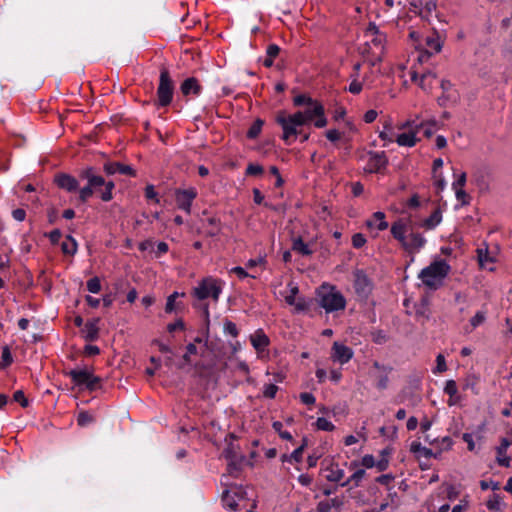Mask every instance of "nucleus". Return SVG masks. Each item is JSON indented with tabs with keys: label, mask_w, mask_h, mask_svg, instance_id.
<instances>
[{
	"label": "nucleus",
	"mask_w": 512,
	"mask_h": 512,
	"mask_svg": "<svg viewBox=\"0 0 512 512\" xmlns=\"http://www.w3.org/2000/svg\"><path fill=\"white\" fill-rule=\"evenodd\" d=\"M416 131H409L405 133H401L397 136L396 142L399 146L404 147H413L416 145L418 138L416 136Z\"/></svg>",
	"instance_id": "26"
},
{
	"label": "nucleus",
	"mask_w": 512,
	"mask_h": 512,
	"mask_svg": "<svg viewBox=\"0 0 512 512\" xmlns=\"http://www.w3.org/2000/svg\"><path fill=\"white\" fill-rule=\"evenodd\" d=\"M466 179H467L466 173L465 172H461L457 176V179L452 183L453 189L463 188V186L466 184Z\"/></svg>",
	"instance_id": "62"
},
{
	"label": "nucleus",
	"mask_w": 512,
	"mask_h": 512,
	"mask_svg": "<svg viewBox=\"0 0 512 512\" xmlns=\"http://www.w3.org/2000/svg\"><path fill=\"white\" fill-rule=\"evenodd\" d=\"M198 192L196 188L189 187L187 189H176L174 196L178 209L187 214L191 213L192 203L196 199Z\"/></svg>",
	"instance_id": "11"
},
{
	"label": "nucleus",
	"mask_w": 512,
	"mask_h": 512,
	"mask_svg": "<svg viewBox=\"0 0 512 512\" xmlns=\"http://www.w3.org/2000/svg\"><path fill=\"white\" fill-rule=\"evenodd\" d=\"M223 457L229 461V466H236V459L242 457L237 452V447L229 443L227 447L222 452Z\"/></svg>",
	"instance_id": "29"
},
{
	"label": "nucleus",
	"mask_w": 512,
	"mask_h": 512,
	"mask_svg": "<svg viewBox=\"0 0 512 512\" xmlns=\"http://www.w3.org/2000/svg\"><path fill=\"white\" fill-rule=\"evenodd\" d=\"M79 178L86 180V185L79 186V181L74 176L67 173H59L55 175L54 182L62 190L68 193L78 192V200L81 203H86L94 193L99 192L100 198L104 202H109L113 199V189L115 183L111 180L106 181L103 176L96 172L92 166H88L79 172Z\"/></svg>",
	"instance_id": "1"
},
{
	"label": "nucleus",
	"mask_w": 512,
	"mask_h": 512,
	"mask_svg": "<svg viewBox=\"0 0 512 512\" xmlns=\"http://www.w3.org/2000/svg\"><path fill=\"white\" fill-rule=\"evenodd\" d=\"M269 171L276 178L275 187H281L284 184V180L280 175L279 169L276 166H271Z\"/></svg>",
	"instance_id": "60"
},
{
	"label": "nucleus",
	"mask_w": 512,
	"mask_h": 512,
	"mask_svg": "<svg viewBox=\"0 0 512 512\" xmlns=\"http://www.w3.org/2000/svg\"><path fill=\"white\" fill-rule=\"evenodd\" d=\"M77 247V242L71 235H67L65 241L61 245L63 253L68 255H74L77 252Z\"/></svg>",
	"instance_id": "31"
},
{
	"label": "nucleus",
	"mask_w": 512,
	"mask_h": 512,
	"mask_svg": "<svg viewBox=\"0 0 512 512\" xmlns=\"http://www.w3.org/2000/svg\"><path fill=\"white\" fill-rule=\"evenodd\" d=\"M353 276V287L357 297L362 301L367 300L373 290V283L371 279L363 270L360 269L355 270Z\"/></svg>",
	"instance_id": "10"
},
{
	"label": "nucleus",
	"mask_w": 512,
	"mask_h": 512,
	"mask_svg": "<svg viewBox=\"0 0 512 512\" xmlns=\"http://www.w3.org/2000/svg\"><path fill=\"white\" fill-rule=\"evenodd\" d=\"M174 85L169 71L163 68L160 71L159 85L157 88V105L160 107L168 106L173 99Z\"/></svg>",
	"instance_id": "9"
},
{
	"label": "nucleus",
	"mask_w": 512,
	"mask_h": 512,
	"mask_svg": "<svg viewBox=\"0 0 512 512\" xmlns=\"http://www.w3.org/2000/svg\"><path fill=\"white\" fill-rule=\"evenodd\" d=\"M365 37L369 39L370 43L379 51L384 48L386 35L382 33L375 23H369L365 30Z\"/></svg>",
	"instance_id": "15"
},
{
	"label": "nucleus",
	"mask_w": 512,
	"mask_h": 512,
	"mask_svg": "<svg viewBox=\"0 0 512 512\" xmlns=\"http://www.w3.org/2000/svg\"><path fill=\"white\" fill-rule=\"evenodd\" d=\"M306 446H307V439L303 438L302 444L298 448H296L290 455H283L282 456V461L283 462L295 461L297 463L300 462L302 460V454H303L304 448Z\"/></svg>",
	"instance_id": "30"
},
{
	"label": "nucleus",
	"mask_w": 512,
	"mask_h": 512,
	"mask_svg": "<svg viewBox=\"0 0 512 512\" xmlns=\"http://www.w3.org/2000/svg\"><path fill=\"white\" fill-rule=\"evenodd\" d=\"M454 84L448 79H442L440 82V88L442 89V93L448 94L456 91L453 89Z\"/></svg>",
	"instance_id": "63"
},
{
	"label": "nucleus",
	"mask_w": 512,
	"mask_h": 512,
	"mask_svg": "<svg viewBox=\"0 0 512 512\" xmlns=\"http://www.w3.org/2000/svg\"><path fill=\"white\" fill-rule=\"evenodd\" d=\"M354 352L353 350L340 343L334 342L331 348V359L334 362H338L340 364H346L353 358Z\"/></svg>",
	"instance_id": "14"
},
{
	"label": "nucleus",
	"mask_w": 512,
	"mask_h": 512,
	"mask_svg": "<svg viewBox=\"0 0 512 512\" xmlns=\"http://www.w3.org/2000/svg\"><path fill=\"white\" fill-rule=\"evenodd\" d=\"M373 367L381 372V374L378 377L376 387L379 390L387 389L389 384V374L392 372L393 368L391 366L382 365L377 361L373 363Z\"/></svg>",
	"instance_id": "19"
},
{
	"label": "nucleus",
	"mask_w": 512,
	"mask_h": 512,
	"mask_svg": "<svg viewBox=\"0 0 512 512\" xmlns=\"http://www.w3.org/2000/svg\"><path fill=\"white\" fill-rule=\"evenodd\" d=\"M388 164V159L385 155V152H371L369 165L371 167V172H380L384 169Z\"/></svg>",
	"instance_id": "21"
},
{
	"label": "nucleus",
	"mask_w": 512,
	"mask_h": 512,
	"mask_svg": "<svg viewBox=\"0 0 512 512\" xmlns=\"http://www.w3.org/2000/svg\"><path fill=\"white\" fill-rule=\"evenodd\" d=\"M316 427L322 431H333L335 428L334 424L325 417H319L316 420Z\"/></svg>",
	"instance_id": "43"
},
{
	"label": "nucleus",
	"mask_w": 512,
	"mask_h": 512,
	"mask_svg": "<svg viewBox=\"0 0 512 512\" xmlns=\"http://www.w3.org/2000/svg\"><path fill=\"white\" fill-rule=\"evenodd\" d=\"M292 250L302 256H310L313 253V250L300 236L292 239Z\"/></svg>",
	"instance_id": "27"
},
{
	"label": "nucleus",
	"mask_w": 512,
	"mask_h": 512,
	"mask_svg": "<svg viewBox=\"0 0 512 512\" xmlns=\"http://www.w3.org/2000/svg\"><path fill=\"white\" fill-rule=\"evenodd\" d=\"M197 347L194 343H189L187 346H186V353L183 355V361L186 363V364H190L191 363V359H190V356L191 355H195L197 354Z\"/></svg>",
	"instance_id": "51"
},
{
	"label": "nucleus",
	"mask_w": 512,
	"mask_h": 512,
	"mask_svg": "<svg viewBox=\"0 0 512 512\" xmlns=\"http://www.w3.org/2000/svg\"><path fill=\"white\" fill-rule=\"evenodd\" d=\"M365 476V470L364 469H358L356 470L349 478H347L344 482H342L340 485L342 487L348 486L351 482H354V486H359L360 482Z\"/></svg>",
	"instance_id": "33"
},
{
	"label": "nucleus",
	"mask_w": 512,
	"mask_h": 512,
	"mask_svg": "<svg viewBox=\"0 0 512 512\" xmlns=\"http://www.w3.org/2000/svg\"><path fill=\"white\" fill-rule=\"evenodd\" d=\"M487 508L491 511H498L502 505V499L498 494H493L486 503Z\"/></svg>",
	"instance_id": "41"
},
{
	"label": "nucleus",
	"mask_w": 512,
	"mask_h": 512,
	"mask_svg": "<svg viewBox=\"0 0 512 512\" xmlns=\"http://www.w3.org/2000/svg\"><path fill=\"white\" fill-rule=\"evenodd\" d=\"M245 491L242 487L234 486L222 494V505L226 510L236 512L239 509L238 501L244 498Z\"/></svg>",
	"instance_id": "12"
},
{
	"label": "nucleus",
	"mask_w": 512,
	"mask_h": 512,
	"mask_svg": "<svg viewBox=\"0 0 512 512\" xmlns=\"http://www.w3.org/2000/svg\"><path fill=\"white\" fill-rule=\"evenodd\" d=\"M450 271V266L445 260L432 262L423 268L418 277L422 283L431 290H437L443 285V281Z\"/></svg>",
	"instance_id": "3"
},
{
	"label": "nucleus",
	"mask_w": 512,
	"mask_h": 512,
	"mask_svg": "<svg viewBox=\"0 0 512 512\" xmlns=\"http://www.w3.org/2000/svg\"><path fill=\"white\" fill-rule=\"evenodd\" d=\"M295 114L301 115V124L303 125L311 122H313L314 126L317 128H323L327 125L324 106L319 101L307 106L303 111H298Z\"/></svg>",
	"instance_id": "8"
},
{
	"label": "nucleus",
	"mask_w": 512,
	"mask_h": 512,
	"mask_svg": "<svg viewBox=\"0 0 512 512\" xmlns=\"http://www.w3.org/2000/svg\"><path fill=\"white\" fill-rule=\"evenodd\" d=\"M351 82L347 88V90L352 94H359L362 91V83L358 81L356 78H350Z\"/></svg>",
	"instance_id": "53"
},
{
	"label": "nucleus",
	"mask_w": 512,
	"mask_h": 512,
	"mask_svg": "<svg viewBox=\"0 0 512 512\" xmlns=\"http://www.w3.org/2000/svg\"><path fill=\"white\" fill-rule=\"evenodd\" d=\"M411 11L418 14L421 18L428 20L436 10V0H408Z\"/></svg>",
	"instance_id": "13"
},
{
	"label": "nucleus",
	"mask_w": 512,
	"mask_h": 512,
	"mask_svg": "<svg viewBox=\"0 0 512 512\" xmlns=\"http://www.w3.org/2000/svg\"><path fill=\"white\" fill-rule=\"evenodd\" d=\"M66 375L71 378L75 386L88 391H95L101 382L100 377L95 376L87 367L72 369Z\"/></svg>",
	"instance_id": "5"
},
{
	"label": "nucleus",
	"mask_w": 512,
	"mask_h": 512,
	"mask_svg": "<svg viewBox=\"0 0 512 512\" xmlns=\"http://www.w3.org/2000/svg\"><path fill=\"white\" fill-rule=\"evenodd\" d=\"M93 421V416L87 411H82L77 416V424L81 427H85L91 424Z\"/></svg>",
	"instance_id": "42"
},
{
	"label": "nucleus",
	"mask_w": 512,
	"mask_h": 512,
	"mask_svg": "<svg viewBox=\"0 0 512 512\" xmlns=\"http://www.w3.org/2000/svg\"><path fill=\"white\" fill-rule=\"evenodd\" d=\"M366 244V238L362 233H356L352 236V245L354 248H362Z\"/></svg>",
	"instance_id": "52"
},
{
	"label": "nucleus",
	"mask_w": 512,
	"mask_h": 512,
	"mask_svg": "<svg viewBox=\"0 0 512 512\" xmlns=\"http://www.w3.org/2000/svg\"><path fill=\"white\" fill-rule=\"evenodd\" d=\"M288 288L290 293L285 296V302L288 305H294L296 304V295L299 293V288L297 284L292 281L288 283Z\"/></svg>",
	"instance_id": "37"
},
{
	"label": "nucleus",
	"mask_w": 512,
	"mask_h": 512,
	"mask_svg": "<svg viewBox=\"0 0 512 512\" xmlns=\"http://www.w3.org/2000/svg\"><path fill=\"white\" fill-rule=\"evenodd\" d=\"M459 100V93L458 91H453L452 93H442L441 96L438 97L437 102L440 106L444 107L446 106L448 101L457 102Z\"/></svg>",
	"instance_id": "38"
},
{
	"label": "nucleus",
	"mask_w": 512,
	"mask_h": 512,
	"mask_svg": "<svg viewBox=\"0 0 512 512\" xmlns=\"http://www.w3.org/2000/svg\"><path fill=\"white\" fill-rule=\"evenodd\" d=\"M512 445V441L507 438H502L500 445L496 448L497 463L503 467L510 466V457L506 455L507 449Z\"/></svg>",
	"instance_id": "20"
},
{
	"label": "nucleus",
	"mask_w": 512,
	"mask_h": 512,
	"mask_svg": "<svg viewBox=\"0 0 512 512\" xmlns=\"http://www.w3.org/2000/svg\"><path fill=\"white\" fill-rule=\"evenodd\" d=\"M250 341H251V344H252L253 348L257 352L264 351L267 348V346L269 345V342H270L269 338L263 332L262 329H258L257 331H255V333L250 336Z\"/></svg>",
	"instance_id": "22"
},
{
	"label": "nucleus",
	"mask_w": 512,
	"mask_h": 512,
	"mask_svg": "<svg viewBox=\"0 0 512 512\" xmlns=\"http://www.w3.org/2000/svg\"><path fill=\"white\" fill-rule=\"evenodd\" d=\"M263 124H264L263 120L256 119L247 131V138H249V139L257 138L262 130Z\"/></svg>",
	"instance_id": "35"
},
{
	"label": "nucleus",
	"mask_w": 512,
	"mask_h": 512,
	"mask_svg": "<svg viewBox=\"0 0 512 512\" xmlns=\"http://www.w3.org/2000/svg\"><path fill=\"white\" fill-rule=\"evenodd\" d=\"M184 329H185V323L181 318H179L175 322L169 323L167 325V330L169 333H173L176 330H184Z\"/></svg>",
	"instance_id": "58"
},
{
	"label": "nucleus",
	"mask_w": 512,
	"mask_h": 512,
	"mask_svg": "<svg viewBox=\"0 0 512 512\" xmlns=\"http://www.w3.org/2000/svg\"><path fill=\"white\" fill-rule=\"evenodd\" d=\"M221 293V281L213 277H206L202 279L198 286L193 289L194 297L199 300L211 297L215 302H217Z\"/></svg>",
	"instance_id": "6"
},
{
	"label": "nucleus",
	"mask_w": 512,
	"mask_h": 512,
	"mask_svg": "<svg viewBox=\"0 0 512 512\" xmlns=\"http://www.w3.org/2000/svg\"><path fill=\"white\" fill-rule=\"evenodd\" d=\"M223 331L225 334L231 335L232 337H237L239 334L236 324L229 320L225 321Z\"/></svg>",
	"instance_id": "47"
},
{
	"label": "nucleus",
	"mask_w": 512,
	"mask_h": 512,
	"mask_svg": "<svg viewBox=\"0 0 512 512\" xmlns=\"http://www.w3.org/2000/svg\"><path fill=\"white\" fill-rule=\"evenodd\" d=\"M145 197L148 200H154L156 203H159V198L157 197V192L155 191V187L152 184H148L145 187Z\"/></svg>",
	"instance_id": "56"
},
{
	"label": "nucleus",
	"mask_w": 512,
	"mask_h": 512,
	"mask_svg": "<svg viewBox=\"0 0 512 512\" xmlns=\"http://www.w3.org/2000/svg\"><path fill=\"white\" fill-rule=\"evenodd\" d=\"M366 225L368 227L376 226L379 231H384L389 227L388 222L385 220V213L381 211L373 213L372 219L367 220Z\"/></svg>",
	"instance_id": "25"
},
{
	"label": "nucleus",
	"mask_w": 512,
	"mask_h": 512,
	"mask_svg": "<svg viewBox=\"0 0 512 512\" xmlns=\"http://www.w3.org/2000/svg\"><path fill=\"white\" fill-rule=\"evenodd\" d=\"M436 363L437 364L434 373H442L447 370L445 357L442 354L437 355Z\"/></svg>",
	"instance_id": "54"
},
{
	"label": "nucleus",
	"mask_w": 512,
	"mask_h": 512,
	"mask_svg": "<svg viewBox=\"0 0 512 512\" xmlns=\"http://www.w3.org/2000/svg\"><path fill=\"white\" fill-rule=\"evenodd\" d=\"M99 318H94L92 320H88L81 331L83 338L86 341H95L99 337Z\"/></svg>",
	"instance_id": "17"
},
{
	"label": "nucleus",
	"mask_w": 512,
	"mask_h": 512,
	"mask_svg": "<svg viewBox=\"0 0 512 512\" xmlns=\"http://www.w3.org/2000/svg\"><path fill=\"white\" fill-rule=\"evenodd\" d=\"M1 358H2V362L0 363V369L8 367L12 364L13 357H12L9 346L6 345L2 348Z\"/></svg>",
	"instance_id": "40"
},
{
	"label": "nucleus",
	"mask_w": 512,
	"mask_h": 512,
	"mask_svg": "<svg viewBox=\"0 0 512 512\" xmlns=\"http://www.w3.org/2000/svg\"><path fill=\"white\" fill-rule=\"evenodd\" d=\"M315 102H317V100H314L313 98H311L310 96H307L305 94H299L297 96L294 97L293 99V104L295 106H309L311 104H314Z\"/></svg>",
	"instance_id": "39"
},
{
	"label": "nucleus",
	"mask_w": 512,
	"mask_h": 512,
	"mask_svg": "<svg viewBox=\"0 0 512 512\" xmlns=\"http://www.w3.org/2000/svg\"><path fill=\"white\" fill-rule=\"evenodd\" d=\"M253 200L257 205H264L271 210H278L277 207L269 202L264 201V196L258 188L253 189Z\"/></svg>",
	"instance_id": "36"
},
{
	"label": "nucleus",
	"mask_w": 512,
	"mask_h": 512,
	"mask_svg": "<svg viewBox=\"0 0 512 512\" xmlns=\"http://www.w3.org/2000/svg\"><path fill=\"white\" fill-rule=\"evenodd\" d=\"M442 221V213L439 209H435L432 214L423 220L421 226L425 229L432 230L436 228Z\"/></svg>",
	"instance_id": "28"
},
{
	"label": "nucleus",
	"mask_w": 512,
	"mask_h": 512,
	"mask_svg": "<svg viewBox=\"0 0 512 512\" xmlns=\"http://www.w3.org/2000/svg\"><path fill=\"white\" fill-rule=\"evenodd\" d=\"M103 170L107 175H114L119 173L121 175H128L135 177L136 171L130 165L122 164L120 162H106L103 165Z\"/></svg>",
	"instance_id": "16"
},
{
	"label": "nucleus",
	"mask_w": 512,
	"mask_h": 512,
	"mask_svg": "<svg viewBox=\"0 0 512 512\" xmlns=\"http://www.w3.org/2000/svg\"><path fill=\"white\" fill-rule=\"evenodd\" d=\"M180 90L184 96L191 94L194 96H199L202 91V86L196 78L189 77L182 82Z\"/></svg>",
	"instance_id": "18"
},
{
	"label": "nucleus",
	"mask_w": 512,
	"mask_h": 512,
	"mask_svg": "<svg viewBox=\"0 0 512 512\" xmlns=\"http://www.w3.org/2000/svg\"><path fill=\"white\" fill-rule=\"evenodd\" d=\"M87 290L90 293L96 294L101 290V283L98 277H93L87 281Z\"/></svg>",
	"instance_id": "44"
},
{
	"label": "nucleus",
	"mask_w": 512,
	"mask_h": 512,
	"mask_svg": "<svg viewBox=\"0 0 512 512\" xmlns=\"http://www.w3.org/2000/svg\"><path fill=\"white\" fill-rule=\"evenodd\" d=\"M276 121L282 127V139L286 144H291L299 133L298 128L303 126V124H301V115L291 114L285 116L281 114L277 116Z\"/></svg>",
	"instance_id": "7"
},
{
	"label": "nucleus",
	"mask_w": 512,
	"mask_h": 512,
	"mask_svg": "<svg viewBox=\"0 0 512 512\" xmlns=\"http://www.w3.org/2000/svg\"><path fill=\"white\" fill-rule=\"evenodd\" d=\"M299 397L301 402L305 405H313L316 402L315 396L309 392H303Z\"/></svg>",
	"instance_id": "61"
},
{
	"label": "nucleus",
	"mask_w": 512,
	"mask_h": 512,
	"mask_svg": "<svg viewBox=\"0 0 512 512\" xmlns=\"http://www.w3.org/2000/svg\"><path fill=\"white\" fill-rule=\"evenodd\" d=\"M277 391L278 387L275 384H265L263 387V396L265 398L273 399L275 398Z\"/></svg>",
	"instance_id": "49"
},
{
	"label": "nucleus",
	"mask_w": 512,
	"mask_h": 512,
	"mask_svg": "<svg viewBox=\"0 0 512 512\" xmlns=\"http://www.w3.org/2000/svg\"><path fill=\"white\" fill-rule=\"evenodd\" d=\"M454 191H455L456 199H457L458 201H460L462 205L469 204L470 197H469V195L465 192V190H463L462 188H460V189H454Z\"/></svg>",
	"instance_id": "57"
},
{
	"label": "nucleus",
	"mask_w": 512,
	"mask_h": 512,
	"mask_svg": "<svg viewBox=\"0 0 512 512\" xmlns=\"http://www.w3.org/2000/svg\"><path fill=\"white\" fill-rule=\"evenodd\" d=\"M486 320V313L484 311H478L476 314L470 319V325L472 328H476L483 324Z\"/></svg>",
	"instance_id": "45"
},
{
	"label": "nucleus",
	"mask_w": 512,
	"mask_h": 512,
	"mask_svg": "<svg viewBox=\"0 0 512 512\" xmlns=\"http://www.w3.org/2000/svg\"><path fill=\"white\" fill-rule=\"evenodd\" d=\"M206 222L209 226H211V228L206 231L207 236L215 237L219 235L221 231L220 220L216 217H210L206 220Z\"/></svg>",
	"instance_id": "34"
},
{
	"label": "nucleus",
	"mask_w": 512,
	"mask_h": 512,
	"mask_svg": "<svg viewBox=\"0 0 512 512\" xmlns=\"http://www.w3.org/2000/svg\"><path fill=\"white\" fill-rule=\"evenodd\" d=\"M458 392L457 384L454 380H447L444 386V393L453 398Z\"/></svg>",
	"instance_id": "46"
},
{
	"label": "nucleus",
	"mask_w": 512,
	"mask_h": 512,
	"mask_svg": "<svg viewBox=\"0 0 512 512\" xmlns=\"http://www.w3.org/2000/svg\"><path fill=\"white\" fill-rule=\"evenodd\" d=\"M426 54L427 57L432 54L439 53L443 47V42L440 36L434 33L431 36H427L425 39Z\"/></svg>",
	"instance_id": "23"
},
{
	"label": "nucleus",
	"mask_w": 512,
	"mask_h": 512,
	"mask_svg": "<svg viewBox=\"0 0 512 512\" xmlns=\"http://www.w3.org/2000/svg\"><path fill=\"white\" fill-rule=\"evenodd\" d=\"M325 471L327 472L325 478L329 482H340L345 475V472L340 466L336 463H331Z\"/></svg>",
	"instance_id": "24"
},
{
	"label": "nucleus",
	"mask_w": 512,
	"mask_h": 512,
	"mask_svg": "<svg viewBox=\"0 0 512 512\" xmlns=\"http://www.w3.org/2000/svg\"><path fill=\"white\" fill-rule=\"evenodd\" d=\"M392 127L390 124L384 125V130L379 133V137L381 140L385 141L386 143L384 146H387V143H392L394 140L388 133V131H391Z\"/></svg>",
	"instance_id": "55"
},
{
	"label": "nucleus",
	"mask_w": 512,
	"mask_h": 512,
	"mask_svg": "<svg viewBox=\"0 0 512 512\" xmlns=\"http://www.w3.org/2000/svg\"><path fill=\"white\" fill-rule=\"evenodd\" d=\"M390 232L393 238L397 240L408 253L419 252L426 244V239L421 233L411 232L409 236H407L408 222L404 219H398L392 223Z\"/></svg>",
	"instance_id": "2"
},
{
	"label": "nucleus",
	"mask_w": 512,
	"mask_h": 512,
	"mask_svg": "<svg viewBox=\"0 0 512 512\" xmlns=\"http://www.w3.org/2000/svg\"><path fill=\"white\" fill-rule=\"evenodd\" d=\"M437 74L431 69H427L425 72L422 73L420 78V86L424 90H430L432 88V84L429 79H436Z\"/></svg>",
	"instance_id": "32"
},
{
	"label": "nucleus",
	"mask_w": 512,
	"mask_h": 512,
	"mask_svg": "<svg viewBox=\"0 0 512 512\" xmlns=\"http://www.w3.org/2000/svg\"><path fill=\"white\" fill-rule=\"evenodd\" d=\"M263 173V167L259 164L250 163L246 168V174L250 176H259Z\"/></svg>",
	"instance_id": "50"
},
{
	"label": "nucleus",
	"mask_w": 512,
	"mask_h": 512,
	"mask_svg": "<svg viewBox=\"0 0 512 512\" xmlns=\"http://www.w3.org/2000/svg\"><path fill=\"white\" fill-rule=\"evenodd\" d=\"M319 305L327 312L332 313L344 310L346 299L343 294L333 285L323 284L317 291Z\"/></svg>",
	"instance_id": "4"
},
{
	"label": "nucleus",
	"mask_w": 512,
	"mask_h": 512,
	"mask_svg": "<svg viewBox=\"0 0 512 512\" xmlns=\"http://www.w3.org/2000/svg\"><path fill=\"white\" fill-rule=\"evenodd\" d=\"M14 401L18 402L22 407H27L29 405V402L27 398L24 395V392L22 390H17L13 395Z\"/></svg>",
	"instance_id": "59"
},
{
	"label": "nucleus",
	"mask_w": 512,
	"mask_h": 512,
	"mask_svg": "<svg viewBox=\"0 0 512 512\" xmlns=\"http://www.w3.org/2000/svg\"><path fill=\"white\" fill-rule=\"evenodd\" d=\"M179 296L178 292H173L167 297L166 305H165V312L166 313H172L175 311V303L176 299Z\"/></svg>",
	"instance_id": "48"
},
{
	"label": "nucleus",
	"mask_w": 512,
	"mask_h": 512,
	"mask_svg": "<svg viewBox=\"0 0 512 512\" xmlns=\"http://www.w3.org/2000/svg\"><path fill=\"white\" fill-rule=\"evenodd\" d=\"M295 307V310L297 312L306 311L309 308V303L306 301L305 298L299 297L296 299V304L293 305Z\"/></svg>",
	"instance_id": "64"
}]
</instances>
